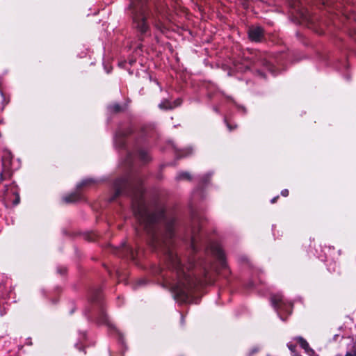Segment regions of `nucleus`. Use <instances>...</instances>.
Here are the masks:
<instances>
[{"label":"nucleus","mask_w":356,"mask_h":356,"mask_svg":"<svg viewBox=\"0 0 356 356\" xmlns=\"http://www.w3.org/2000/svg\"><path fill=\"white\" fill-rule=\"evenodd\" d=\"M141 187L134 192L133 211L140 225L149 236L151 243L156 248L163 249L165 254L166 269L156 267L153 270L155 275L160 276L165 285L170 287L174 298L181 302L189 299L193 290L199 284L207 283V270H202L204 277H197L192 269L193 264L184 266L172 248L174 236V218H168L163 209L151 211L142 199Z\"/></svg>","instance_id":"obj_1"},{"label":"nucleus","mask_w":356,"mask_h":356,"mask_svg":"<svg viewBox=\"0 0 356 356\" xmlns=\"http://www.w3.org/2000/svg\"><path fill=\"white\" fill-rule=\"evenodd\" d=\"M130 8L133 10V20L135 27L142 33L149 29L147 19L149 13L144 0H130Z\"/></svg>","instance_id":"obj_2"},{"label":"nucleus","mask_w":356,"mask_h":356,"mask_svg":"<svg viewBox=\"0 0 356 356\" xmlns=\"http://www.w3.org/2000/svg\"><path fill=\"white\" fill-rule=\"evenodd\" d=\"M271 303L273 307L280 313V311H285L286 312L291 314L292 304L291 302H286L282 295L275 294L271 297Z\"/></svg>","instance_id":"obj_3"},{"label":"nucleus","mask_w":356,"mask_h":356,"mask_svg":"<svg viewBox=\"0 0 356 356\" xmlns=\"http://www.w3.org/2000/svg\"><path fill=\"white\" fill-rule=\"evenodd\" d=\"M15 187L16 186L14 184H12L10 186H6L3 195V199L6 204H8L10 201H12L10 195H13L15 197V200H13V204L14 206L19 203V195Z\"/></svg>","instance_id":"obj_4"},{"label":"nucleus","mask_w":356,"mask_h":356,"mask_svg":"<svg viewBox=\"0 0 356 356\" xmlns=\"http://www.w3.org/2000/svg\"><path fill=\"white\" fill-rule=\"evenodd\" d=\"M210 250L213 255H214L218 260L219 264L222 268H227V264L225 259V254L220 245L217 243H213L210 245Z\"/></svg>","instance_id":"obj_5"},{"label":"nucleus","mask_w":356,"mask_h":356,"mask_svg":"<svg viewBox=\"0 0 356 356\" xmlns=\"http://www.w3.org/2000/svg\"><path fill=\"white\" fill-rule=\"evenodd\" d=\"M248 36L253 42H261L264 38V30L260 26H252L248 30Z\"/></svg>","instance_id":"obj_6"},{"label":"nucleus","mask_w":356,"mask_h":356,"mask_svg":"<svg viewBox=\"0 0 356 356\" xmlns=\"http://www.w3.org/2000/svg\"><path fill=\"white\" fill-rule=\"evenodd\" d=\"M295 340H296L299 343L300 346L305 350L307 355H312L314 353V351L312 348H310L307 341L304 339L302 337H297L295 338Z\"/></svg>","instance_id":"obj_7"},{"label":"nucleus","mask_w":356,"mask_h":356,"mask_svg":"<svg viewBox=\"0 0 356 356\" xmlns=\"http://www.w3.org/2000/svg\"><path fill=\"white\" fill-rule=\"evenodd\" d=\"M181 104V101L179 99H177L173 103L170 102L168 100H164L161 104H159V106L161 109H172L173 108L178 106Z\"/></svg>","instance_id":"obj_8"},{"label":"nucleus","mask_w":356,"mask_h":356,"mask_svg":"<svg viewBox=\"0 0 356 356\" xmlns=\"http://www.w3.org/2000/svg\"><path fill=\"white\" fill-rule=\"evenodd\" d=\"M128 185V183L124 179H120L115 183V197L119 195L123 191L124 188Z\"/></svg>","instance_id":"obj_9"},{"label":"nucleus","mask_w":356,"mask_h":356,"mask_svg":"<svg viewBox=\"0 0 356 356\" xmlns=\"http://www.w3.org/2000/svg\"><path fill=\"white\" fill-rule=\"evenodd\" d=\"M120 251L122 252V257H129L131 259H135L134 250H133V248L126 245H123V247Z\"/></svg>","instance_id":"obj_10"},{"label":"nucleus","mask_w":356,"mask_h":356,"mask_svg":"<svg viewBox=\"0 0 356 356\" xmlns=\"http://www.w3.org/2000/svg\"><path fill=\"white\" fill-rule=\"evenodd\" d=\"M80 198V195L78 193L75 192L73 193L70 194L69 195H67L63 197V200L66 203H72L74 202H76Z\"/></svg>","instance_id":"obj_11"},{"label":"nucleus","mask_w":356,"mask_h":356,"mask_svg":"<svg viewBox=\"0 0 356 356\" xmlns=\"http://www.w3.org/2000/svg\"><path fill=\"white\" fill-rule=\"evenodd\" d=\"M11 157L12 156L10 152L6 151L4 152V154L3 156V165L5 168L9 167Z\"/></svg>","instance_id":"obj_12"},{"label":"nucleus","mask_w":356,"mask_h":356,"mask_svg":"<svg viewBox=\"0 0 356 356\" xmlns=\"http://www.w3.org/2000/svg\"><path fill=\"white\" fill-rule=\"evenodd\" d=\"M176 179L178 181L180 180H191V175L187 172H179L176 177Z\"/></svg>","instance_id":"obj_13"},{"label":"nucleus","mask_w":356,"mask_h":356,"mask_svg":"<svg viewBox=\"0 0 356 356\" xmlns=\"http://www.w3.org/2000/svg\"><path fill=\"white\" fill-rule=\"evenodd\" d=\"M138 156L140 159L143 162H147L150 159V156H149L147 152L145 149L139 150Z\"/></svg>","instance_id":"obj_14"},{"label":"nucleus","mask_w":356,"mask_h":356,"mask_svg":"<svg viewBox=\"0 0 356 356\" xmlns=\"http://www.w3.org/2000/svg\"><path fill=\"white\" fill-rule=\"evenodd\" d=\"M345 356H356V342L352 344L351 348L347 351Z\"/></svg>","instance_id":"obj_15"},{"label":"nucleus","mask_w":356,"mask_h":356,"mask_svg":"<svg viewBox=\"0 0 356 356\" xmlns=\"http://www.w3.org/2000/svg\"><path fill=\"white\" fill-rule=\"evenodd\" d=\"M115 143L119 147H122L124 145V140L122 137H120L119 135H116L115 138Z\"/></svg>","instance_id":"obj_16"},{"label":"nucleus","mask_w":356,"mask_h":356,"mask_svg":"<svg viewBox=\"0 0 356 356\" xmlns=\"http://www.w3.org/2000/svg\"><path fill=\"white\" fill-rule=\"evenodd\" d=\"M90 181H92V180L90 179H86V180H83L82 181V182L81 184H79L77 187L78 188H80L81 186H86L88 184V183H89Z\"/></svg>","instance_id":"obj_17"},{"label":"nucleus","mask_w":356,"mask_h":356,"mask_svg":"<svg viewBox=\"0 0 356 356\" xmlns=\"http://www.w3.org/2000/svg\"><path fill=\"white\" fill-rule=\"evenodd\" d=\"M287 347L289 348V349L292 352V353H294L295 352V349H296V346L291 343H287Z\"/></svg>","instance_id":"obj_18"},{"label":"nucleus","mask_w":356,"mask_h":356,"mask_svg":"<svg viewBox=\"0 0 356 356\" xmlns=\"http://www.w3.org/2000/svg\"><path fill=\"white\" fill-rule=\"evenodd\" d=\"M259 351V348L254 347L252 348L249 353V355L251 356Z\"/></svg>","instance_id":"obj_19"},{"label":"nucleus","mask_w":356,"mask_h":356,"mask_svg":"<svg viewBox=\"0 0 356 356\" xmlns=\"http://www.w3.org/2000/svg\"><path fill=\"white\" fill-rule=\"evenodd\" d=\"M112 109L115 112H118L120 111V106L118 104H115L112 106Z\"/></svg>","instance_id":"obj_20"},{"label":"nucleus","mask_w":356,"mask_h":356,"mask_svg":"<svg viewBox=\"0 0 356 356\" xmlns=\"http://www.w3.org/2000/svg\"><path fill=\"white\" fill-rule=\"evenodd\" d=\"M99 323H108L106 315L102 314V319L99 320Z\"/></svg>","instance_id":"obj_21"},{"label":"nucleus","mask_w":356,"mask_h":356,"mask_svg":"<svg viewBox=\"0 0 356 356\" xmlns=\"http://www.w3.org/2000/svg\"><path fill=\"white\" fill-rule=\"evenodd\" d=\"M195 231L194 228H193V230H192V232H193V236H192V243H193V245H194L195 242Z\"/></svg>","instance_id":"obj_22"},{"label":"nucleus","mask_w":356,"mask_h":356,"mask_svg":"<svg viewBox=\"0 0 356 356\" xmlns=\"http://www.w3.org/2000/svg\"><path fill=\"white\" fill-rule=\"evenodd\" d=\"M281 194L283 196L286 197L289 195V191L287 189H284V190L282 191Z\"/></svg>","instance_id":"obj_23"},{"label":"nucleus","mask_w":356,"mask_h":356,"mask_svg":"<svg viewBox=\"0 0 356 356\" xmlns=\"http://www.w3.org/2000/svg\"><path fill=\"white\" fill-rule=\"evenodd\" d=\"M278 198V197H273L272 200H271V203H275L277 200V199Z\"/></svg>","instance_id":"obj_24"},{"label":"nucleus","mask_w":356,"mask_h":356,"mask_svg":"<svg viewBox=\"0 0 356 356\" xmlns=\"http://www.w3.org/2000/svg\"><path fill=\"white\" fill-rule=\"evenodd\" d=\"M3 180H4V178H3V174H1V176H0V183L1 181H3Z\"/></svg>","instance_id":"obj_25"},{"label":"nucleus","mask_w":356,"mask_h":356,"mask_svg":"<svg viewBox=\"0 0 356 356\" xmlns=\"http://www.w3.org/2000/svg\"><path fill=\"white\" fill-rule=\"evenodd\" d=\"M197 220H197V218H194V219H193V224L197 223Z\"/></svg>","instance_id":"obj_26"},{"label":"nucleus","mask_w":356,"mask_h":356,"mask_svg":"<svg viewBox=\"0 0 356 356\" xmlns=\"http://www.w3.org/2000/svg\"><path fill=\"white\" fill-rule=\"evenodd\" d=\"M227 127H228V128H229V130H232V128L229 124H227Z\"/></svg>","instance_id":"obj_27"},{"label":"nucleus","mask_w":356,"mask_h":356,"mask_svg":"<svg viewBox=\"0 0 356 356\" xmlns=\"http://www.w3.org/2000/svg\"><path fill=\"white\" fill-rule=\"evenodd\" d=\"M335 356H341V355H335Z\"/></svg>","instance_id":"obj_28"}]
</instances>
